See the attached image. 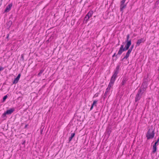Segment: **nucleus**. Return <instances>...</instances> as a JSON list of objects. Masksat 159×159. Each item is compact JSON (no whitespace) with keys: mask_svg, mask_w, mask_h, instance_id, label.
<instances>
[{"mask_svg":"<svg viewBox=\"0 0 159 159\" xmlns=\"http://www.w3.org/2000/svg\"><path fill=\"white\" fill-rule=\"evenodd\" d=\"M126 0H122L120 2V11L123 12L124 9L125 8L126 6V4H125Z\"/></svg>","mask_w":159,"mask_h":159,"instance_id":"obj_4","label":"nucleus"},{"mask_svg":"<svg viewBox=\"0 0 159 159\" xmlns=\"http://www.w3.org/2000/svg\"><path fill=\"white\" fill-rule=\"evenodd\" d=\"M134 47V44H132L130 48H129L131 50H132L133 49V48Z\"/></svg>","mask_w":159,"mask_h":159,"instance_id":"obj_24","label":"nucleus"},{"mask_svg":"<svg viewBox=\"0 0 159 159\" xmlns=\"http://www.w3.org/2000/svg\"><path fill=\"white\" fill-rule=\"evenodd\" d=\"M14 111V109H11L10 110H7L6 111V113L7 115L11 114Z\"/></svg>","mask_w":159,"mask_h":159,"instance_id":"obj_12","label":"nucleus"},{"mask_svg":"<svg viewBox=\"0 0 159 159\" xmlns=\"http://www.w3.org/2000/svg\"><path fill=\"white\" fill-rule=\"evenodd\" d=\"M93 106H94L92 104L90 108V110H91L93 109Z\"/></svg>","mask_w":159,"mask_h":159,"instance_id":"obj_28","label":"nucleus"},{"mask_svg":"<svg viewBox=\"0 0 159 159\" xmlns=\"http://www.w3.org/2000/svg\"><path fill=\"white\" fill-rule=\"evenodd\" d=\"M12 3H11L8 5L4 11V13L8 12L11 9V7L12 6Z\"/></svg>","mask_w":159,"mask_h":159,"instance_id":"obj_9","label":"nucleus"},{"mask_svg":"<svg viewBox=\"0 0 159 159\" xmlns=\"http://www.w3.org/2000/svg\"><path fill=\"white\" fill-rule=\"evenodd\" d=\"M127 50V52L126 53L125 56L121 59V61H123L125 59H127L129 57V54L131 52L132 50L130 49H128Z\"/></svg>","mask_w":159,"mask_h":159,"instance_id":"obj_7","label":"nucleus"},{"mask_svg":"<svg viewBox=\"0 0 159 159\" xmlns=\"http://www.w3.org/2000/svg\"><path fill=\"white\" fill-rule=\"evenodd\" d=\"M9 34H7V36L6 37V38L7 39H8V37H9Z\"/></svg>","mask_w":159,"mask_h":159,"instance_id":"obj_31","label":"nucleus"},{"mask_svg":"<svg viewBox=\"0 0 159 159\" xmlns=\"http://www.w3.org/2000/svg\"><path fill=\"white\" fill-rule=\"evenodd\" d=\"M129 34H128L127 35L126 39L125 42L126 43L125 47H124V45H121L117 54L116 55V53H115L112 56V57L116 56L117 59V56L118 55H121L123 52L129 49V48L131 44V39H129Z\"/></svg>","mask_w":159,"mask_h":159,"instance_id":"obj_1","label":"nucleus"},{"mask_svg":"<svg viewBox=\"0 0 159 159\" xmlns=\"http://www.w3.org/2000/svg\"><path fill=\"white\" fill-rule=\"evenodd\" d=\"M141 91L139 92L138 91V93L137 94L135 98V102H137L139 101L141 98L142 94L140 93Z\"/></svg>","mask_w":159,"mask_h":159,"instance_id":"obj_5","label":"nucleus"},{"mask_svg":"<svg viewBox=\"0 0 159 159\" xmlns=\"http://www.w3.org/2000/svg\"><path fill=\"white\" fill-rule=\"evenodd\" d=\"M43 132V129H41L40 130V133L41 134H42Z\"/></svg>","mask_w":159,"mask_h":159,"instance_id":"obj_29","label":"nucleus"},{"mask_svg":"<svg viewBox=\"0 0 159 159\" xmlns=\"http://www.w3.org/2000/svg\"><path fill=\"white\" fill-rule=\"evenodd\" d=\"M7 114V113H6V112H5L3 114H2V118L5 117L6 116V115Z\"/></svg>","mask_w":159,"mask_h":159,"instance_id":"obj_21","label":"nucleus"},{"mask_svg":"<svg viewBox=\"0 0 159 159\" xmlns=\"http://www.w3.org/2000/svg\"><path fill=\"white\" fill-rule=\"evenodd\" d=\"M143 40V39L142 38L140 39H138L137 41L136 42V47L139 46L140 43H141Z\"/></svg>","mask_w":159,"mask_h":159,"instance_id":"obj_13","label":"nucleus"},{"mask_svg":"<svg viewBox=\"0 0 159 159\" xmlns=\"http://www.w3.org/2000/svg\"><path fill=\"white\" fill-rule=\"evenodd\" d=\"M27 125H25V128H26L27 127Z\"/></svg>","mask_w":159,"mask_h":159,"instance_id":"obj_32","label":"nucleus"},{"mask_svg":"<svg viewBox=\"0 0 159 159\" xmlns=\"http://www.w3.org/2000/svg\"><path fill=\"white\" fill-rule=\"evenodd\" d=\"M159 141V137L157 139V141L154 144V145H155L156 146H157V144Z\"/></svg>","mask_w":159,"mask_h":159,"instance_id":"obj_23","label":"nucleus"},{"mask_svg":"<svg viewBox=\"0 0 159 159\" xmlns=\"http://www.w3.org/2000/svg\"><path fill=\"white\" fill-rule=\"evenodd\" d=\"M154 129L152 127L149 129L146 134V136L147 139H150L153 138L155 135Z\"/></svg>","mask_w":159,"mask_h":159,"instance_id":"obj_3","label":"nucleus"},{"mask_svg":"<svg viewBox=\"0 0 159 159\" xmlns=\"http://www.w3.org/2000/svg\"><path fill=\"white\" fill-rule=\"evenodd\" d=\"M141 87H145V88H147V83L146 82H143Z\"/></svg>","mask_w":159,"mask_h":159,"instance_id":"obj_17","label":"nucleus"},{"mask_svg":"<svg viewBox=\"0 0 159 159\" xmlns=\"http://www.w3.org/2000/svg\"><path fill=\"white\" fill-rule=\"evenodd\" d=\"M25 140H24L23 141V142L22 143V144H25Z\"/></svg>","mask_w":159,"mask_h":159,"instance_id":"obj_30","label":"nucleus"},{"mask_svg":"<svg viewBox=\"0 0 159 159\" xmlns=\"http://www.w3.org/2000/svg\"><path fill=\"white\" fill-rule=\"evenodd\" d=\"M128 79L126 77H124L123 78L122 82L120 86V88H121L123 87V86L125 84L127 81L128 80Z\"/></svg>","mask_w":159,"mask_h":159,"instance_id":"obj_8","label":"nucleus"},{"mask_svg":"<svg viewBox=\"0 0 159 159\" xmlns=\"http://www.w3.org/2000/svg\"><path fill=\"white\" fill-rule=\"evenodd\" d=\"M44 71V70L43 69H42L41 70H40V72L38 74V76H41V74L43 73V72Z\"/></svg>","mask_w":159,"mask_h":159,"instance_id":"obj_20","label":"nucleus"},{"mask_svg":"<svg viewBox=\"0 0 159 159\" xmlns=\"http://www.w3.org/2000/svg\"><path fill=\"white\" fill-rule=\"evenodd\" d=\"M93 12L92 11H90L86 15L85 19H86L85 20L86 21H88L89 19L92 16L93 14Z\"/></svg>","mask_w":159,"mask_h":159,"instance_id":"obj_6","label":"nucleus"},{"mask_svg":"<svg viewBox=\"0 0 159 159\" xmlns=\"http://www.w3.org/2000/svg\"><path fill=\"white\" fill-rule=\"evenodd\" d=\"M98 100H95L93 102L92 105L96 107L97 106V103Z\"/></svg>","mask_w":159,"mask_h":159,"instance_id":"obj_18","label":"nucleus"},{"mask_svg":"<svg viewBox=\"0 0 159 159\" xmlns=\"http://www.w3.org/2000/svg\"><path fill=\"white\" fill-rule=\"evenodd\" d=\"M12 24V22L11 21H9L7 23V24H8V25H11Z\"/></svg>","mask_w":159,"mask_h":159,"instance_id":"obj_26","label":"nucleus"},{"mask_svg":"<svg viewBox=\"0 0 159 159\" xmlns=\"http://www.w3.org/2000/svg\"><path fill=\"white\" fill-rule=\"evenodd\" d=\"M21 58L22 59V60L24 61V56L23 54H22V55L21 56Z\"/></svg>","mask_w":159,"mask_h":159,"instance_id":"obj_25","label":"nucleus"},{"mask_svg":"<svg viewBox=\"0 0 159 159\" xmlns=\"http://www.w3.org/2000/svg\"><path fill=\"white\" fill-rule=\"evenodd\" d=\"M2 0H1V1H2Z\"/></svg>","mask_w":159,"mask_h":159,"instance_id":"obj_34","label":"nucleus"},{"mask_svg":"<svg viewBox=\"0 0 159 159\" xmlns=\"http://www.w3.org/2000/svg\"><path fill=\"white\" fill-rule=\"evenodd\" d=\"M120 67L118 65L116 67V69L114 70V74L111 78L110 82L107 87L108 89H110L113 86L117 77V75L119 73Z\"/></svg>","mask_w":159,"mask_h":159,"instance_id":"obj_2","label":"nucleus"},{"mask_svg":"<svg viewBox=\"0 0 159 159\" xmlns=\"http://www.w3.org/2000/svg\"><path fill=\"white\" fill-rule=\"evenodd\" d=\"M110 90V89H108V88H107V89H106V92L104 94V98H105V97H106L107 96V93Z\"/></svg>","mask_w":159,"mask_h":159,"instance_id":"obj_16","label":"nucleus"},{"mask_svg":"<svg viewBox=\"0 0 159 159\" xmlns=\"http://www.w3.org/2000/svg\"><path fill=\"white\" fill-rule=\"evenodd\" d=\"M158 71L159 72V67H158Z\"/></svg>","mask_w":159,"mask_h":159,"instance_id":"obj_33","label":"nucleus"},{"mask_svg":"<svg viewBox=\"0 0 159 159\" xmlns=\"http://www.w3.org/2000/svg\"><path fill=\"white\" fill-rule=\"evenodd\" d=\"M7 98V95H6L5 96H4L3 98V102L4 101L6 100V99Z\"/></svg>","mask_w":159,"mask_h":159,"instance_id":"obj_22","label":"nucleus"},{"mask_svg":"<svg viewBox=\"0 0 159 159\" xmlns=\"http://www.w3.org/2000/svg\"><path fill=\"white\" fill-rule=\"evenodd\" d=\"M152 149V152L153 153H154L157 150V146H156L155 145H153V146Z\"/></svg>","mask_w":159,"mask_h":159,"instance_id":"obj_15","label":"nucleus"},{"mask_svg":"<svg viewBox=\"0 0 159 159\" xmlns=\"http://www.w3.org/2000/svg\"><path fill=\"white\" fill-rule=\"evenodd\" d=\"M111 128H108L107 129V132L108 134H110L111 132Z\"/></svg>","mask_w":159,"mask_h":159,"instance_id":"obj_19","label":"nucleus"},{"mask_svg":"<svg viewBox=\"0 0 159 159\" xmlns=\"http://www.w3.org/2000/svg\"><path fill=\"white\" fill-rule=\"evenodd\" d=\"M146 88H147L141 87L139 89L138 91L139 92L141 91L140 93L143 94L144 92L146 90Z\"/></svg>","mask_w":159,"mask_h":159,"instance_id":"obj_11","label":"nucleus"},{"mask_svg":"<svg viewBox=\"0 0 159 159\" xmlns=\"http://www.w3.org/2000/svg\"><path fill=\"white\" fill-rule=\"evenodd\" d=\"M20 75H21L20 74H19L18 75L16 78L14 80L13 82V84H16L18 82V81L20 77Z\"/></svg>","mask_w":159,"mask_h":159,"instance_id":"obj_10","label":"nucleus"},{"mask_svg":"<svg viewBox=\"0 0 159 159\" xmlns=\"http://www.w3.org/2000/svg\"><path fill=\"white\" fill-rule=\"evenodd\" d=\"M75 135V133H72L71 134L70 137H69V142H70L72 139V138L74 137Z\"/></svg>","mask_w":159,"mask_h":159,"instance_id":"obj_14","label":"nucleus"},{"mask_svg":"<svg viewBox=\"0 0 159 159\" xmlns=\"http://www.w3.org/2000/svg\"><path fill=\"white\" fill-rule=\"evenodd\" d=\"M4 69V68L2 67H0V71L3 70Z\"/></svg>","mask_w":159,"mask_h":159,"instance_id":"obj_27","label":"nucleus"}]
</instances>
